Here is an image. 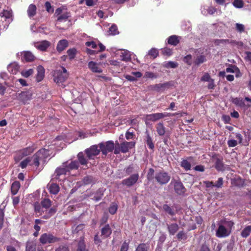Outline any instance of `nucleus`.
I'll list each match as a JSON object with an SVG mask.
<instances>
[{
    "label": "nucleus",
    "instance_id": "9b49d317",
    "mask_svg": "<svg viewBox=\"0 0 251 251\" xmlns=\"http://www.w3.org/2000/svg\"><path fill=\"white\" fill-rule=\"evenodd\" d=\"M139 178L138 174H134L129 177L125 179L122 181V184L128 187H130L136 183Z\"/></svg>",
    "mask_w": 251,
    "mask_h": 251
},
{
    "label": "nucleus",
    "instance_id": "49530a36",
    "mask_svg": "<svg viewBox=\"0 0 251 251\" xmlns=\"http://www.w3.org/2000/svg\"><path fill=\"white\" fill-rule=\"evenodd\" d=\"M33 73V70L32 69H28L27 70H24L21 72L22 75L25 77H28Z\"/></svg>",
    "mask_w": 251,
    "mask_h": 251
},
{
    "label": "nucleus",
    "instance_id": "58836bf2",
    "mask_svg": "<svg viewBox=\"0 0 251 251\" xmlns=\"http://www.w3.org/2000/svg\"><path fill=\"white\" fill-rule=\"evenodd\" d=\"M180 165L186 171H188L191 169V164L187 160H183L181 162Z\"/></svg>",
    "mask_w": 251,
    "mask_h": 251
},
{
    "label": "nucleus",
    "instance_id": "9d476101",
    "mask_svg": "<svg viewBox=\"0 0 251 251\" xmlns=\"http://www.w3.org/2000/svg\"><path fill=\"white\" fill-rule=\"evenodd\" d=\"M100 151V149H98V146L97 145H93L89 148L85 150V151L88 158L92 159L94 156L99 154Z\"/></svg>",
    "mask_w": 251,
    "mask_h": 251
},
{
    "label": "nucleus",
    "instance_id": "6ab92c4d",
    "mask_svg": "<svg viewBox=\"0 0 251 251\" xmlns=\"http://www.w3.org/2000/svg\"><path fill=\"white\" fill-rule=\"evenodd\" d=\"M68 46V42L67 40L63 39L60 40L56 46V50L58 51L61 52L64 50Z\"/></svg>",
    "mask_w": 251,
    "mask_h": 251
},
{
    "label": "nucleus",
    "instance_id": "bf43d9fd",
    "mask_svg": "<svg viewBox=\"0 0 251 251\" xmlns=\"http://www.w3.org/2000/svg\"><path fill=\"white\" fill-rule=\"evenodd\" d=\"M237 140L234 139H231L228 141L227 144L229 147H234L238 144Z\"/></svg>",
    "mask_w": 251,
    "mask_h": 251
},
{
    "label": "nucleus",
    "instance_id": "f704fd0d",
    "mask_svg": "<svg viewBox=\"0 0 251 251\" xmlns=\"http://www.w3.org/2000/svg\"><path fill=\"white\" fill-rule=\"evenodd\" d=\"M251 232V226H248L243 229L241 235L243 238H247Z\"/></svg>",
    "mask_w": 251,
    "mask_h": 251
},
{
    "label": "nucleus",
    "instance_id": "3c124183",
    "mask_svg": "<svg viewBox=\"0 0 251 251\" xmlns=\"http://www.w3.org/2000/svg\"><path fill=\"white\" fill-rule=\"evenodd\" d=\"M117 208V205L116 204L113 203L109 208V212L111 214H114L116 213Z\"/></svg>",
    "mask_w": 251,
    "mask_h": 251
},
{
    "label": "nucleus",
    "instance_id": "de8ad7c7",
    "mask_svg": "<svg viewBox=\"0 0 251 251\" xmlns=\"http://www.w3.org/2000/svg\"><path fill=\"white\" fill-rule=\"evenodd\" d=\"M70 17L69 14L68 13L66 12L64 13H63L62 14L60 15L57 17V21H66L68 18Z\"/></svg>",
    "mask_w": 251,
    "mask_h": 251
},
{
    "label": "nucleus",
    "instance_id": "052dcab7",
    "mask_svg": "<svg viewBox=\"0 0 251 251\" xmlns=\"http://www.w3.org/2000/svg\"><path fill=\"white\" fill-rule=\"evenodd\" d=\"M236 28L237 31L242 32L245 30V26L243 24L237 23L236 24Z\"/></svg>",
    "mask_w": 251,
    "mask_h": 251
},
{
    "label": "nucleus",
    "instance_id": "a878e982",
    "mask_svg": "<svg viewBox=\"0 0 251 251\" xmlns=\"http://www.w3.org/2000/svg\"><path fill=\"white\" fill-rule=\"evenodd\" d=\"M23 58L26 62L32 61L34 59V56L30 51H24L22 53Z\"/></svg>",
    "mask_w": 251,
    "mask_h": 251
},
{
    "label": "nucleus",
    "instance_id": "69168bd1",
    "mask_svg": "<svg viewBox=\"0 0 251 251\" xmlns=\"http://www.w3.org/2000/svg\"><path fill=\"white\" fill-rule=\"evenodd\" d=\"M222 120L225 124H228L230 123L231 118L228 115H224L222 116Z\"/></svg>",
    "mask_w": 251,
    "mask_h": 251
},
{
    "label": "nucleus",
    "instance_id": "603ef678",
    "mask_svg": "<svg viewBox=\"0 0 251 251\" xmlns=\"http://www.w3.org/2000/svg\"><path fill=\"white\" fill-rule=\"evenodd\" d=\"M233 4L235 7L240 8L243 6V2L242 0H234Z\"/></svg>",
    "mask_w": 251,
    "mask_h": 251
},
{
    "label": "nucleus",
    "instance_id": "4468645a",
    "mask_svg": "<svg viewBox=\"0 0 251 251\" xmlns=\"http://www.w3.org/2000/svg\"><path fill=\"white\" fill-rule=\"evenodd\" d=\"M135 143L134 142H124L121 144L120 147L121 152L123 153L127 152L129 149L133 148Z\"/></svg>",
    "mask_w": 251,
    "mask_h": 251
},
{
    "label": "nucleus",
    "instance_id": "338daca9",
    "mask_svg": "<svg viewBox=\"0 0 251 251\" xmlns=\"http://www.w3.org/2000/svg\"><path fill=\"white\" fill-rule=\"evenodd\" d=\"M134 134L133 132H130L129 130L127 131L126 133V138L127 140L131 139L134 137Z\"/></svg>",
    "mask_w": 251,
    "mask_h": 251
},
{
    "label": "nucleus",
    "instance_id": "864d4df0",
    "mask_svg": "<svg viewBox=\"0 0 251 251\" xmlns=\"http://www.w3.org/2000/svg\"><path fill=\"white\" fill-rule=\"evenodd\" d=\"M183 61L189 65H191L192 63V56L190 54L186 55L184 57Z\"/></svg>",
    "mask_w": 251,
    "mask_h": 251
},
{
    "label": "nucleus",
    "instance_id": "473e14b6",
    "mask_svg": "<svg viewBox=\"0 0 251 251\" xmlns=\"http://www.w3.org/2000/svg\"><path fill=\"white\" fill-rule=\"evenodd\" d=\"M49 190L50 193L53 194H56L59 191V187L56 184H51L49 186Z\"/></svg>",
    "mask_w": 251,
    "mask_h": 251
},
{
    "label": "nucleus",
    "instance_id": "79ce46f5",
    "mask_svg": "<svg viewBox=\"0 0 251 251\" xmlns=\"http://www.w3.org/2000/svg\"><path fill=\"white\" fill-rule=\"evenodd\" d=\"M78 159L79 162L82 165H86L87 163V161L86 158L84 157L83 153L82 152H79L78 155Z\"/></svg>",
    "mask_w": 251,
    "mask_h": 251
},
{
    "label": "nucleus",
    "instance_id": "412c9836",
    "mask_svg": "<svg viewBox=\"0 0 251 251\" xmlns=\"http://www.w3.org/2000/svg\"><path fill=\"white\" fill-rule=\"evenodd\" d=\"M101 236L103 238H106L110 236L112 233L111 228L108 224L105 225V226L101 228Z\"/></svg>",
    "mask_w": 251,
    "mask_h": 251
},
{
    "label": "nucleus",
    "instance_id": "bb28decb",
    "mask_svg": "<svg viewBox=\"0 0 251 251\" xmlns=\"http://www.w3.org/2000/svg\"><path fill=\"white\" fill-rule=\"evenodd\" d=\"M122 60L125 61H128L131 59V55L130 52L127 50H123L120 55Z\"/></svg>",
    "mask_w": 251,
    "mask_h": 251
},
{
    "label": "nucleus",
    "instance_id": "39448f33",
    "mask_svg": "<svg viewBox=\"0 0 251 251\" xmlns=\"http://www.w3.org/2000/svg\"><path fill=\"white\" fill-rule=\"evenodd\" d=\"M155 179L158 183L163 185L169 181L170 176L167 173L160 171L155 174Z\"/></svg>",
    "mask_w": 251,
    "mask_h": 251
},
{
    "label": "nucleus",
    "instance_id": "774afa93",
    "mask_svg": "<svg viewBox=\"0 0 251 251\" xmlns=\"http://www.w3.org/2000/svg\"><path fill=\"white\" fill-rule=\"evenodd\" d=\"M55 251H69L68 248L65 246H60L56 249Z\"/></svg>",
    "mask_w": 251,
    "mask_h": 251
},
{
    "label": "nucleus",
    "instance_id": "4c0bfd02",
    "mask_svg": "<svg viewBox=\"0 0 251 251\" xmlns=\"http://www.w3.org/2000/svg\"><path fill=\"white\" fill-rule=\"evenodd\" d=\"M77 251H88L85 249L84 238H81L78 244V249Z\"/></svg>",
    "mask_w": 251,
    "mask_h": 251
},
{
    "label": "nucleus",
    "instance_id": "72a5a7b5",
    "mask_svg": "<svg viewBox=\"0 0 251 251\" xmlns=\"http://www.w3.org/2000/svg\"><path fill=\"white\" fill-rule=\"evenodd\" d=\"M78 162L77 161H73L71 163L68 164L67 163V167H66L67 169H68V171L69 172L70 170L74 169H77L78 167Z\"/></svg>",
    "mask_w": 251,
    "mask_h": 251
},
{
    "label": "nucleus",
    "instance_id": "09e8293b",
    "mask_svg": "<svg viewBox=\"0 0 251 251\" xmlns=\"http://www.w3.org/2000/svg\"><path fill=\"white\" fill-rule=\"evenodd\" d=\"M41 204L43 207L48 208L50 206L51 201L49 199H45L42 201Z\"/></svg>",
    "mask_w": 251,
    "mask_h": 251
},
{
    "label": "nucleus",
    "instance_id": "6e6552de",
    "mask_svg": "<svg viewBox=\"0 0 251 251\" xmlns=\"http://www.w3.org/2000/svg\"><path fill=\"white\" fill-rule=\"evenodd\" d=\"M102 154L106 155L108 152H111L114 149V144L112 141H108L105 143H100L99 145Z\"/></svg>",
    "mask_w": 251,
    "mask_h": 251
},
{
    "label": "nucleus",
    "instance_id": "5701e85b",
    "mask_svg": "<svg viewBox=\"0 0 251 251\" xmlns=\"http://www.w3.org/2000/svg\"><path fill=\"white\" fill-rule=\"evenodd\" d=\"M19 69V66L16 62L12 63L7 66L8 71L12 74H16Z\"/></svg>",
    "mask_w": 251,
    "mask_h": 251
},
{
    "label": "nucleus",
    "instance_id": "ea45409f",
    "mask_svg": "<svg viewBox=\"0 0 251 251\" xmlns=\"http://www.w3.org/2000/svg\"><path fill=\"white\" fill-rule=\"evenodd\" d=\"M109 34L112 35H115L119 33L118 28L115 25H113L109 28L108 30Z\"/></svg>",
    "mask_w": 251,
    "mask_h": 251
},
{
    "label": "nucleus",
    "instance_id": "a19ab883",
    "mask_svg": "<svg viewBox=\"0 0 251 251\" xmlns=\"http://www.w3.org/2000/svg\"><path fill=\"white\" fill-rule=\"evenodd\" d=\"M25 251H36V245L32 242H27L26 243Z\"/></svg>",
    "mask_w": 251,
    "mask_h": 251
},
{
    "label": "nucleus",
    "instance_id": "c9c22d12",
    "mask_svg": "<svg viewBox=\"0 0 251 251\" xmlns=\"http://www.w3.org/2000/svg\"><path fill=\"white\" fill-rule=\"evenodd\" d=\"M146 133H147V137H146L147 144L150 149L153 150L154 148V146L153 143L152 142V139L148 132H147Z\"/></svg>",
    "mask_w": 251,
    "mask_h": 251
},
{
    "label": "nucleus",
    "instance_id": "37998d69",
    "mask_svg": "<svg viewBox=\"0 0 251 251\" xmlns=\"http://www.w3.org/2000/svg\"><path fill=\"white\" fill-rule=\"evenodd\" d=\"M179 240H185L187 238L186 233L183 231H179L176 235Z\"/></svg>",
    "mask_w": 251,
    "mask_h": 251
},
{
    "label": "nucleus",
    "instance_id": "7c9ffc66",
    "mask_svg": "<svg viewBox=\"0 0 251 251\" xmlns=\"http://www.w3.org/2000/svg\"><path fill=\"white\" fill-rule=\"evenodd\" d=\"M232 102L237 106L241 107L245 106L244 100L242 98H236L232 100Z\"/></svg>",
    "mask_w": 251,
    "mask_h": 251
},
{
    "label": "nucleus",
    "instance_id": "e2e57ef3",
    "mask_svg": "<svg viewBox=\"0 0 251 251\" xmlns=\"http://www.w3.org/2000/svg\"><path fill=\"white\" fill-rule=\"evenodd\" d=\"M93 181V178L91 176H87L83 178V182L85 184H90Z\"/></svg>",
    "mask_w": 251,
    "mask_h": 251
},
{
    "label": "nucleus",
    "instance_id": "6e6d98bb",
    "mask_svg": "<svg viewBox=\"0 0 251 251\" xmlns=\"http://www.w3.org/2000/svg\"><path fill=\"white\" fill-rule=\"evenodd\" d=\"M223 185V179L222 177H219L216 181L215 184H214V187L219 188H221Z\"/></svg>",
    "mask_w": 251,
    "mask_h": 251
},
{
    "label": "nucleus",
    "instance_id": "cd10ccee",
    "mask_svg": "<svg viewBox=\"0 0 251 251\" xmlns=\"http://www.w3.org/2000/svg\"><path fill=\"white\" fill-rule=\"evenodd\" d=\"M179 42L178 37L176 35H172L168 38V44L176 46L178 44Z\"/></svg>",
    "mask_w": 251,
    "mask_h": 251
},
{
    "label": "nucleus",
    "instance_id": "13d9d810",
    "mask_svg": "<svg viewBox=\"0 0 251 251\" xmlns=\"http://www.w3.org/2000/svg\"><path fill=\"white\" fill-rule=\"evenodd\" d=\"M210 79H211V78L209 74L207 73H205L201 77V80L202 81L208 82Z\"/></svg>",
    "mask_w": 251,
    "mask_h": 251
},
{
    "label": "nucleus",
    "instance_id": "dca6fc26",
    "mask_svg": "<svg viewBox=\"0 0 251 251\" xmlns=\"http://www.w3.org/2000/svg\"><path fill=\"white\" fill-rule=\"evenodd\" d=\"M88 68L94 73H100L102 72V69L99 65L94 61H90L88 63Z\"/></svg>",
    "mask_w": 251,
    "mask_h": 251
},
{
    "label": "nucleus",
    "instance_id": "a211bd4d",
    "mask_svg": "<svg viewBox=\"0 0 251 251\" xmlns=\"http://www.w3.org/2000/svg\"><path fill=\"white\" fill-rule=\"evenodd\" d=\"M37 13V7L35 4H31L28 7L27 14L30 19L33 18Z\"/></svg>",
    "mask_w": 251,
    "mask_h": 251
},
{
    "label": "nucleus",
    "instance_id": "680f3d73",
    "mask_svg": "<svg viewBox=\"0 0 251 251\" xmlns=\"http://www.w3.org/2000/svg\"><path fill=\"white\" fill-rule=\"evenodd\" d=\"M4 219V211L1 208H0V229L1 228Z\"/></svg>",
    "mask_w": 251,
    "mask_h": 251
},
{
    "label": "nucleus",
    "instance_id": "ddd939ff",
    "mask_svg": "<svg viewBox=\"0 0 251 251\" xmlns=\"http://www.w3.org/2000/svg\"><path fill=\"white\" fill-rule=\"evenodd\" d=\"M50 43L47 40H43L35 43L34 46L38 50L45 51L50 47Z\"/></svg>",
    "mask_w": 251,
    "mask_h": 251
},
{
    "label": "nucleus",
    "instance_id": "f257e3e1",
    "mask_svg": "<svg viewBox=\"0 0 251 251\" xmlns=\"http://www.w3.org/2000/svg\"><path fill=\"white\" fill-rule=\"evenodd\" d=\"M50 155L49 151L45 149H42L37 151L32 157H27L22 161L20 166L22 168H25L28 164L34 165L37 167L40 162L44 163L45 159Z\"/></svg>",
    "mask_w": 251,
    "mask_h": 251
},
{
    "label": "nucleus",
    "instance_id": "0eeeda50",
    "mask_svg": "<svg viewBox=\"0 0 251 251\" xmlns=\"http://www.w3.org/2000/svg\"><path fill=\"white\" fill-rule=\"evenodd\" d=\"M66 167H67V162L63 163L61 166L58 167L55 170L54 174L53 176V179H61V176H65L67 173L69 172Z\"/></svg>",
    "mask_w": 251,
    "mask_h": 251
},
{
    "label": "nucleus",
    "instance_id": "7ed1b4c3",
    "mask_svg": "<svg viewBox=\"0 0 251 251\" xmlns=\"http://www.w3.org/2000/svg\"><path fill=\"white\" fill-rule=\"evenodd\" d=\"M176 114V113H171L166 112L156 113L151 114H147L145 117V122L146 125H149L151 122H154L165 117L174 116Z\"/></svg>",
    "mask_w": 251,
    "mask_h": 251
},
{
    "label": "nucleus",
    "instance_id": "5fc2aeb1",
    "mask_svg": "<svg viewBox=\"0 0 251 251\" xmlns=\"http://www.w3.org/2000/svg\"><path fill=\"white\" fill-rule=\"evenodd\" d=\"M136 251H148V246L145 244H141L137 247Z\"/></svg>",
    "mask_w": 251,
    "mask_h": 251
},
{
    "label": "nucleus",
    "instance_id": "e433bc0d",
    "mask_svg": "<svg viewBox=\"0 0 251 251\" xmlns=\"http://www.w3.org/2000/svg\"><path fill=\"white\" fill-rule=\"evenodd\" d=\"M206 60L205 56L204 55H201L197 57V58L195 60L194 63L197 65H199L200 64L205 62Z\"/></svg>",
    "mask_w": 251,
    "mask_h": 251
},
{
    "label": "nucleus",
    "instance_id": "423d86ee",
    "mask_svg": "<svg viewBox=\"0 0 251 251\" xmlns=\"http://www.w3.org/2000/svg\"><path fill=\"white\" fill-rule=\"evenodd\" d=\"M39 240L42 244H47L57 242L59 239L51 234L45 233L41 236Z\"/></svg>",
    "mask_w": 251,
    "mask_h": 251
},
{
    "label": "nucleus",
    "instance_id": "c756f323",
    "mask_svg": "<svg viewBox=\"0 0 251 251\" xmlns=\"http://www.w3.org/2000/svg\"><path fill=\"white\" fill-rule=\"evenodd\" d=\"M20 187V184L19 182L18 181H14L12 183V184L11 185V193L12 194V195H16Z\"/></svg>",
    "mask_w": 251,
    "mask_h": 251
},
{
    "label": "nucleus",
    "instance_id": "c03bdc74",
    "mask_svg": "<svg viewBox=\"0 0 251 251\" xmlns=\"http://www.w3.org/2000/svg\"><path fill=\"white\" fill-rule=\"evenodd\" d=\"M76 53V50L75 48L70 49L67 51V54L70 59H72L75 58Z\"/></svg>",
    "mask_w": 251,
    "mask_h": 251
},
{
    "label": "nucleus",
    "instance_id": "b1692460",
    "mask_svg": "<svg viewBox=\"0 0 251 251\" xmlns=\"http://www.w3.org/2000/svg\"><path fill=\"white\" fill-rule=\"evenodd\" d=\"M45 76V69L42 66H39L37 67V74L36 79L37 81H41L44 77Z\"/></svg>",
    "mask_w": 251,
    "mask_h": 251
},
{
    "label": "nucleus",
    "instance_id": "f03ea898",
    "mask_svg": "<svg viewBox=\"0 0 251 251\" xmlns=\"http://www.w3.org/2000/svg\"><path fill=\"white\" fill-rule=\"evenodd\" d=\"M53 80L58 85L63 86V83L67 79L69 74L64 67H60L59 69L53 73Z\"/></svg>",
    "mask_w": 251,
    "mask_h": 251
},
{
    "label": "nucleus",
    "instance_id": "393cba45",
    "mask_svg": "<svg viewBox=\"0 0 251 251\" xmlns=\"http://www.w3.org/2000/svg\"><path fill=\"white\" fill-rule=\"evenodd\" d=\"M168 86L167 83L156 84L152 86V90L156 92H163Z\"/></svg>",
    "mask_w": 251,
    "mask_h": 251
},
{
    "label": "nucleus",
    "instance_id": "f8f14e48",
    "mask_svg": "<svg viewBox=\"0 0 251 251\" xmlns=\"http://www.w3.org/2000/svg\"><path fill=\"white\" fill-rule=\"evenodd\" d=\"M32 92L30 91L22 92L18 94V98L24 103H26L30 100L32 97Z\"/></svg>",
    "mask_w": 251,
    "mask_h": 251
},
{
    "label": "nucleus",
    "instance_id": "20e7f679",
    "mask_svg": "<svg viewBox=\"0 0 251 251\" xmlns=\"http://www.w3.org/2000/svg\"><path fill=\"white\" fill-rule=\"evenodd\" d=\"M227 227L223 225H219L216 231V236L218 237L222 238L228 236L230 232L232 226L234 225L233 222L229 221L226 223Z\"/></svg>",
    "mask_w": 251,
    "mask_h": 251
},
{
    "label": "nucleus",
    "instance_id": "0e129e2a",
    "mask_svg": "<svg viewBox=\"0 0 251 251\" xmlns=\"http://www.w3.org/2000/svg\"><path fill=\"white\" fill-rule=\"evenodd\" d=\"M85 45L86 46L90 47L92 49H96L97 47V45L96 43L94 41L87 42L85 43Z\"/></svg>",
    "mask_w": 251,
    "mask_h": 251
},
{
    "label": "nucleus",
    "instance_id": "aec40b11",
    "mask_svg": "<svg viewBox=\"0 0 251 251\" xmlns=\"http://www.w3.org/2000/svg\"><path fill=\"white\" fill-rule=\"evenodd\" d=\"M1 17H4L8 20V22L10 23L12 21V11L11 10H3L0 13Z\"/></svg>",
    "mask_w": 251,
    "mask_h": 251
},
{
    "label": "nucleus",
    "instance_id": "2f4dec72",
    "mask_svg": "<svg viewBox=\"0 0 251 251\" xmlns=\"http://www.w3.org/2000/svg\"><path fill=\"white\" fill-rule=\"evenodd\" d=\"M162 209L166 213L171 216L175 215V212L173 209L168 204H164L162 206Z\"/></svg>",
    "mask_w": 251,
    "mask_h": 251
},
{
    "label": "nucleus",
    "instance_id": "4be33fe9",
    "mask_svg": "<svg viewBox=\"0 0 251 251\" xmlns=\"http://www.w3.org/2000/svg\"><path fill=\"white\" fill-rule=\"evenodd\" d=\"M155 128L156 132L159 136H162L164 135L166 132V128L162 123L160 122L157 124L155 126Z\"/></svg>",
    "mask_w": 251,
    "mask_h": 251
},
{
    "label": "nucleus",
    "instance_id": "f3484780",
    "mask_svg": "<svg viewBox=\"0 0 251 251\" xmlns=\"http://www.w3.org/2000/svg\"><path fill=\"white\" fill-rule=\"evenodd\" d=\"M167 229L170 235H174L179 229V226L176 223L167 224Z\"/></svg>",
    "mask_w": 251,
    "mask_h": 251
},
{
    "label": "nucleus",
    "instance_id": "8fccbe9b",
    "mask_svg": "<svg viewBox=\"0 0 251 251\" xmlns=\"http://www.w3.org/2000/svg\"><path fill=\"white\" fill-rule=\"evenodd\" d=\"M166 68H176L178 66V63L177 62L173 61H169L165 65Z\"/></svg>",
    "mask_w": 251,
    "mask_h": 251
},
{
    "label": "nucleus",
    "instance_id": "1a4fd4ad",
    "mask_svg": "<svg viewBox=\"0 0 251 251\" xmlns=\"http://www.w3.org/2000/svg\"><path fill=\"white\" fill-rule=\"evenodd\" d=\"M33 151V149L28 147L19 151L14 157L15 161H19L24 156L28 155Z\"/></svg>",
    "mask_w": 251,
    "mask_h": 251
},
{
    "label": "nucleus",
    "instance_id": "2eb2a0df",
    "mask_svg": "<svg viewBox=\"0 0 251 251\" xmlns=\"http://www.w3.org/2000/svg\"><path fill=\"white\" fill-rule=\"evenodd\" d=\"M174 189L175 192L178 195H181L185 192V188L183 184L178 181H176L174 183Z\"/></svg>",
    "mask_w": 251,
    "mask_h": 251
},
{
    "label": "nucleus",
    "instance_id": "a18cd8bd",
    "mask_svg": "<svg viewBox=\"0 0 251 251\" xmlns=\"http://www.w3.org/2000/svg\"><path fill=\"white\" fill-rule=\"evenodd\" d=\"M148 54L153 58H156L158 55V51L157 49L152 48L148 52Z\"/></svg>",
    "mask_w": 251,
    "mask_h": 251
},
{
    "label": "nucleus",
    "instance_id": "4d7b16f0",
    "mask_svg": "<svg viewBox=\"0 0 251 251\" xmlns=\"http://www.w3.org/2000/svg\"><path fill=\"white\" fill-rule=\"evenodd\" d=\"M45 7H46V10L49 13H52L53 12V8L52 7V6L51 5V4L49 1H47L45 3Z\"/></svg>",
    "mask_w": 251,
    "mask_h": 251
},
{
    "label": "nucleus",
    "instance_id": "c85d7f7f",
    "mask_svg": "<svg viewBox=\"0 0 251 251\" xmlns=\"http://www.w3.org/2000/svg\"><path fill=\"white\" fill-rule=\"evenodd\" d=\"M215 168L218 171H222L224 170V164L222 159L217 158L215 163Z\"/></svg>",
    "mask_w": 251,
    "mask_h": 251
}]
</instances>
